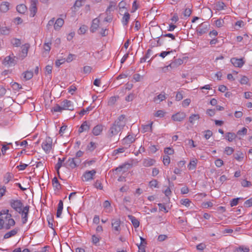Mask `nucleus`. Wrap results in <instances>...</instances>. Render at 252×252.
Listing matches in <instances>:
<instances>
[{
    "label": "nucleus",
    "mask_w": 252,
    "mask_h": 252,
    "mask_svg": "<svg viewBox=\"0 0 252 252\" xmlns=\"http://www.w3.org/2000/svg\"><path fill=\"white\" fill-rule=\"evenodd\" d=\"M126 125L125 121V116L123 115L119 117L118 119L113 124L109 130L108 137L111 138L113 136L117 135L121 131Z\"/></svg>",
    "instance_id": "f257e3e1"
},
{
    "label": "nucleus",
    "mask_w": 252,
    "mask_h": 252,
    "mask_svg": "<svg viewBox=\"0 0 252 252\" xmlns=\"http://www.w3.org/2000/svg\"><path fill=\"white\" fill-rule=\"evenodd\" d=\"M63 110H73V103L70 100L64 99L61 102V105L57 104L52 109V111L55 112H62Z\"/></svg>",
    "instance_id": "f03ea898"
},
{
    "label": "nucleus",
    "mask_w": 252,
    "mask_h": 252,
    "mask_svg": "<svg viewBox=\"0 0 252 252\" xmlns=\"http://www.w3.org/2000/svg\"><path fill=\"white\" fill-rule=\"evenodd\" d=\"M11 207L16 212L20 213L23 208V204L20 200L11 199L10 201Z\"/></svg>",
    "instance_id": "7ed1b4c3"
},
{
    "label": "nucleus",
    "mask_w": 252,
    "mask_h": 252,
    "mask_svg": "<svg viewBox=\"0 0 252 252\" xmlns=\"http://www.w3.org/2000/svg\"><path fill=\"white\" fill-rule=\"evenodd\" d=\"M52 147V139L50 137H47L42 144V148L46 154L50 153Z\"/></svg>",
    "instance_id": "20e7f679"
},
{
    "label": "nucleus",
    "mask_w": 252,
    "mask_h": 252,
    "mask_svg": "<svg viewBox=\"0 0 252 252\" xmlns=\"http://www.w3.org/2000/svg\"><path fill=\"white\" fill-rule=\"evenodd\" d=\"M209 26V25L207 22H205L201 23L196 29L197 34L200 36L207 32Z\"/></svg>",
    "instance_id": "39448f33"
},
{
    "label": "nucleus",
    "mask_w": 252,
    "mask_h": 252,
    "mask_svg": "<svg viewBox=\"0 0 252 252\" xmlns=\"http://www.w3.org/2000/svg\"><path fill=\"white\" fill-rule=\"evenodd\" d=\"M121 221L120 219H113L111 221V225L112 227L113 230H114L115 232V234L116 235H118L120 234L121 231Z\"/></svg>",
    "instance_id": "423d86ee"
},
{
    "label": "nucleus",
    "mask_w": 252,
    "mask_h": 252,
    "mask_svg": "<svg viewBox=\"0 0 252 252\" xmlns=\"http://www.w3.org/2000/svg\"><path fill=\"white\" fill-rule=\"evenodd\" d=\"M12 57L11 56H8L6 57L3 61V64L4 65H8L9 66H12L15 65V64L16 63V60L15 59V57L13 56V54H12Z\"/></svg>",
    "instance_id": "0eeeda50"
},
{
    "label": "nucleus",
    "mask_w": 252,
    "mask_h": 252,
    "mask_svg": "<svg viewBox=\"0 0 252 252\" xmlns=\"http://www.w3.org/2000/svg\"><path fill=\"white\" fill-rule=\"evenodd\" d=\"M80 162L79 159L75 160V158H69L63 164L67 168H70L71 169L75 168L77 166V163Z\"/></svg>",
    "instance_id": "6e6552de"
},
{
    "label": "nucleus",
    "mask_w": 252,
    "mask_h": 252,
    "mask_svg": "<svg viewBox=\"0 0 252 252\" xmlns=\"http://www.w3.org/2000/svg\"><path fill=\"white\" fill-rule=\"evenodd\" d=\"M31 6L30 7V16L32 17H33L36 12H37V7L36 5L38 3V0H30Z\"/></svg>",
    "instance_id": "1a4fd4ad"
},
{
    "label": "nucleus",
    "mask_w": 252,
    "mask_h": 252,
    "mask_svg": "<svg viewBox=\"0 0 252 252\" xmlns=\"http://www.w3.org/2000/svg\"><path fill=\"white\" fill-rule=\"evenodd\" d=\"M29 206H26L23 207V209L21 210L19 214H21L22 219V222L23 224H25L27 222L28 220V216L29 212Z\"/></svg>",
    "instance_id": "9d476101"
},
{
    "label": "nucleus",
    "mask_w": 252,
    "mask_h": 252,
    "mask_svg": "<svg viewBox=\"0 0 252 252\" xmlns=\"http://www.w3.org/2000/svg\"><path fill=\"white\" fill-rule=\"evenodd\" d=\"M95 173L96 171L94 169L86 171L83 175V181H89L93 179V177L95 175Z\"/></svg>",
    "instance_id": "9b49d317"
},
{
    "label": "nucleus",
    "mask_w": 252,
    "mask_h": 252,
    "mask_svg": "<svg viewBox=\"0 0 252 252\" xmlns=\"http://www.w3.org/2000/svg\"><path fill=\"white\" fill-rule=\"evenodd\" d=\"M186 117V115L184 112H178L173 115L172 119L174 121L181 122Z\"/></svg>",
    "instance_id": "f8f14e48"
},
{
    "label": "nucleus",
    "mask_w": 252,
    "mask_h": 252,
    "mask_svg": "<svg viewBox=\"0 0 252 252\" xmlns=\"http://www.w3.org/2000/svg\"><path fill=\"white\" fill-rule=\"evenodd\" d=\"M230 62L235 67H241L245 63L242 59H237L235 58H232Z\"/></svg>",
    "instance_id": "ddd939ff"
},
{
    "label": "nucleus",
    "mask_w": 252,
    "mask_h": 252,
    "mask_svg": "<svg viewBox=\"0 0 252 252\" xmlns=\"http://www.w3.org/2000/svg\"><path fill=\"white\" fill-rule=\"evenodd\" d=\"M99 24V20L98 18L94 19L92 21V24L90 28V31L92 32H94L97 30Z\"/></svg>",
    "instance_id": "4468645a"
},
{
    "label": "nucleus",
    "mask_w": 252,
    "mask_h": 252,
    "mask_svg": "<svg viewBox=\"0 0 252 252\" xmlns=\"http://www.w3.org/2000/svg\"><path fill=\"white\" fill-rule=\"evenodd\" d=\"M103 130V126L101 125H98L95 126L92 130V133L95 136L100 134Z\"/></svg>",
    "instance_id": "2eb2a0df"
},
{
    "label": "nucleus",
    "mask_w": 252,
    "mask_h": 252,
    "mask_svg": "<svg viewBox=\"0 0 252 252\" xmlns=\"http://www.w3.org/2000/svg\"><path fill=\"white\" fill-rule=\"evenodd\" d=\"M183 63V61L181 59H175L173 62L169 64L170 68H175Z\"/></svg>",
    "instance_id": "dca6fc26"
},
{
    "label": "nucleus",
    "mask_w": 252,
    "mask_h": 252,
    "mask_svg": "<svg viewBox=\"0 0 252 252\" xmlns=\"http://www.w3.org/2000/svg\"><path fill=\"white\" fill-rule=\"evenodd\" d=\"M90 128V125L88 124L87 121L84 122L79 128L78 132L79 133L83 132V131H88Z\"/></svg>",
    "instance_id": "f3484780"
},
{
    "label": "nucleus",
    "mask_w": 252,
    "mask_h": 252,
    "mask_svg": "<svg viewBox=\"0 0 252 252\" xmlns=\"http://www.w3.org/2000/svg\"><path fill=\"white\" fill-rule=\"evenodd\" d=\"M128 218L131 220V223L135 228H137L139 226V221L134 216L129 215L127 216Z\"/></svg>",
    "instance_id": "a211bd4d"
},
{
    "label": "nucleus",
    "mask_w": 252,
    "mask_h": 252,
    "mask_svg": "<svg viewBox=\"0 0 252 252\" xmlns=\"http://www.w3.org/2000/svg\"><path fill=\"white\" fill-rule=\"evenodd\" d=\"M9 3L6 1L2 2L0 5V11L2 12H6L9 10Z\"/></svg>",
    "instance_id": "6ab92c4d"
},
{
    "label": "nucleus",
    "mask_w": 252,
    "mask_h": 252,
    "mask_svg": "<svg viewBox=\"0 0 252 252\" xmlns=\"http://www.w3.org/2000/svg\"><path fill=\"white\" fill-rule=\"evenodd\" d=\"M64 21L62 18H58L54 24V29L56 30H59L63 25Z\"/></svg>",
    "instance_id": "aec40b11"
},
{
    "label": "nucleus",
    "mask_w": 252,
    "mask_h": 252,
    "mask_svg": "<svg viewBox=\"0 0 252 252\" xmlns=\"http://www.w3.org/2000/svg\"><path fill=\"white\" fill-rule=\"evenodd\" d=\"M63 201L61 200H60L58 204V209L56 214L57 217L59 218L61 217L63 209Z\"/></svg>",
    "instance_id": "412c9836"
},
{
    "label": "nucleus",
    "mask_w": 252,
    "mask_h": 252,
    "mask_svg": "<svg viewBox=\"0 0 252 252\" xmlns=\"http://www.w3.org/2000/svg\"><path fill=\"white\" fill-rule=\"evenodd\" d=\"M124 144L129 145L135 141V139L130 135H128L123 140Z\"/></svg>",
    "instance_id": "4be33fe9"
},
{
    "label": "nucleus",
    "mask_w": 252,
    "mask_h": 252,
    "mask_svg": "<svg viewBox=\"0 0 252 252\" xmlns=\"http://www.w3.org/2000/svg\"><path fill=\"white\" fill-rule=\"evenodd\" d=\"M18 229H14L6 233L4 235V239H8L12 236L15 235L18 232Z\"/></svg>",
    "instance_id": "5701e85b"
},
{
    "label": "nucleus",
    "mask_w": 252,
    "mask_h": 252,
    "mask_svg": "<svg viewBox=\"0 0 252 252\" xmlns=\"http://www.w3.org/2000/svg\"><path fill=\"white\" fill-rule=\"evenodd\" d=\"M65 160V158H63V159H61V158H59L58 163L56 164L55 166V168L57 170V173L58 175H60L59 170L60 168L63 166V163Z\"/></svg>",
    "instance_id": "b1692460"
},
{
    "label": "nucleus",
    "mask_w": 252,
    "mask_h": 252,
    "mask_svg": "<svg viewBox=\"0 0 252 252\" xmlns=\"http://www.w3.org/2000/svg\"><path fill=\"white\" fill-rule=\"evenodd\" d=\"M7 219V222L6 223L4 226L6 229H10L11 226H14L15 224V220L13 219H11L10 218Z\"/></svg>",
    "instance_id": "393cba45"
},
{
    "label": "nucleus",
    "mask_w": 252,
    "mask_h": 252,
    "mask_svg": "<svg viewBox=\"0 0 252 252\" xmlns=\"http://www.w3.org/2000/svg\"><path fill=\"white\" fill-rule=\"evenodd\" d=\"M17 11L21 14H24L27 10V7L23 4L18 5L16 7Z\"/></svg>",
    "instance_id": "a878e982"
},
{
    "label": "nucleus",
    "mask_w": 252,
    "mask_h": 252,
    "mask_svg": "<svg viewBox=\"0 0 252 252\" xmlns=\"http://www.w3.org/2000/svg\"><path fill=\"white\" fill-rule=\"evenodd\" d=\"M130 14L128 12H126L122 18V22L125 26L127 25L129 20L130 19Z\"/></svg>",
    "instance_id": "bb28decb"
},
{
    "label": "nucleus",
    "mask_w": 252,
    "mask_h": 252,
    "mask_svg": "<svg viewBox=\"0 0 252 252\" xmlns=\"http://www.w3.org/2000/svg\"><path fill=\"white\" fill-rule=\"evenodd\" d=\"M237 137V135L233 132H227L226 133V139L229 142H232Z\"/></svg>",
    "instance_id": "cd10ccee"
},
{
    "label": "nucleus",
    "mask_w": 252,
    "mask_h": 252,
    "mask_svg": "<svg viewBox=\"0 0 252 252\" xmlns=\"http://www.w3.org/2000/svg\"><path fill=\"white\" fill-rule=\"evenodd\" d=\"M153 122H151L149 124L144 125L142 126V130L143 132L147 131H152Z\"/></svg>",
    "instance_id": "c85d7f7f"
},
{
    "label": "nucleus",
    "mask_w": 252,
    "mask_h": 252,
    "mask_svg": "<svg viewBox=\"0 0 252 252\" xmlns=\"http://www.w3.org/2000/svg\"><path fill=\"white\" fill-rule=\"evenodd\" d=\"M155 162V160L153 159H145L143 161V165L146 167H149L154 165Z\"/></svg>",
    "instance_id": "c756f323"
},
{
    "label": "nucleus",
    "mask_w": 252,
    "mask_h": 252,
    "mask_svg": "<svg viewBox=\"0 0 252 252\" xmlns=\"http://www.w3.org/2000/svg\"><path fill=\"white\" fill-rule=\"evenodd\" d=\"M200 116L198 114H192L189 117V122L191 124H194L195 122L198 120Z\"/></svg>",
    "instance_id": "7c9ffc66"
},
{
    "label": "nucleus",
    "mask_w": 252,
    "mask_h": 252,
    "mask_svg": "<svg viewBox=\"0 0 252 252\" xmlns=\"http://www.w3.org/2000/svg\"><path fill=\"white\" fill-rule=\"evenodd\" d=\"M234 158L238 161H241L244 158V154L240 151H237L234 155Z\"/></svg>",
    "instance_id": "2f4dec72"
},
{
    "label": "nucleus",
    "mask_w": 252,
    "mask_h": 252,
    "mask_svg": "<svg viewBox=\"0 0 252 252\" xmlns=\"http://www.w3.org/2000/svg\"><path fill=\"white\" fill-rule=\"evenodd\" d=\"M115 7L116 3L113 1H110L109 5L106 9V13L108 15L109 12H110L111 11H114V9H115Z\"/></svg>",
    "instance_id": "473e14b6"
},
{
    "label": "nucleus",
    "mask_w": 252,
    "mask_h": 252,
    "mask_svg": "<svg viewBox=\"0 0 252 252\" xmlns=\"http://www.w3.org/2000/svg\"><path fill=\"white\" fill-rule=\"evenodd\" d=\"M29 48L30 45L29 44H25L21 47L22 52L24 55V57L27 56Z\"/></svg>",
    "instance_id": "72a5a7b5"
},
{
    "label": "nucleus",
    "mask_w": 252,
    "mask_h": 252,
    "mask_svg": "<svg viewBox=\"0 0 252 252\" xmlns=\"http://www.w3.org/2000/svg\"><path fill=\"white\" fill-rule=\"evenodd\" d=\"M24 78L26 80H29L33 77V73L31 71H27L23 73Z\"/></svg>",
    "instance_id": "f704fd0d"
},
{
    "label": "nucleus",
    "mask_w": 252,
    "mask_h": 252,
    "mask_svg": "<svg viewBox=\"0 0 252 252\" xmlns=\"http://www.w3.org/2000/svg\"><path fill=\"white\" fill-rule=\"evenodd\" d=\"M53 185L54 188L57 189H60L61 188V185L59 183L57 177H55L52 180Z\"/></svg>",
    "instance_id": "c9c22d12"
},
{
    "label": "nucleus",
    "mask_w": 252,
    "mask_h": 252,
    "mask_svg": "<svg viewBox=\"0 0 252 252\" xmlns=\"http://www.w3.org/2000/svg\"><path fill=\"white\" fill-rule=\"evenodd\" d=\"M166 97L165 96V94L161 93L154 98V101L157 102L158 100H159V102L165 99Z\"/></svg>",
    "instance_id": "e433bc0d"
},
{
    "label": "nucleus",
    "mask_w": 252,
    "mask_h": 252,
    "mask_svg": "<svg viewBox=\"0 0 252 252\" xmlns=\"http://www.w3.org/2000/svg\"><path fill=\"white\" fill-rule=\"evenodd\" d=\"M197 160H191L188 165L189 170H194L196 168Z\"/></svg>",
    "instance_id": "4c0bfd02"
},
{
    "label": "nucleus",
    "mask_w": 252,
    "mask_h": 252,
    "mask_svg": "<svg viewBox=\"0 0 252 252\" xmlns=\"http://www.w3.org/2000/svg\"><path fill=\"white\" fill-rule=\"evenodd\" d=\"M13 178V175L8 172L5 175H4V179H3V182L4 183L6 184H7L11 180V179Z\"/></svg>",
    "instance_id": "58836bf2"
},
{
    "label": "nucleus",
    "mask_w": 252,
    "mask_h": 252,
    "mask_svg": "<svg viewBox=\"0 0 252 252\" xmlns=\"http://www.w3.org/2000/svg\"><path fill=\"white\" fill-rule=\"evenodd\" d=\"M11 43L15 47H19L20 46L21 42L19 39L14 38L11 39Z\"/></svg>",
    "instance_id": "ea45409f"
},
{
    "label": "nucleus",
    "mask_w": 252,
    "mask_h": 252,
    "mask_svg": "<svg viewBox=\"0 0 252 252\" xmlns=\"http://www.w3.org/2000/svg\"><path fill=\"white\" fill-rule=\"evenodd\" d=\"M249 251L250 249L248 248L241 246L239 248L236 249L234 252H249Z\"/></svg>",
    "instance_id": "a19ab883"
},
{
    "label": "nucleus",
    "mask_w": 252,
    "mask_h": 252,
    "mask_svg": "<svg viewBox=\"0 0 252 252\" xmlns=\"http://www.w3.org/2000/svg\"><path fill=\"white\" fill-rule=\"evenodd\" d=\"M0 33L3 35H8L9 33L10 30L7 27H0Z\"/></svg>",
    "instance_id": "79ce46f5"
},
{
    "label": "nucleus",
    "mask_w": 252,
    "mask_h": 252,
    "mask_svg": "<svg viewBox=\"0 0 252 252\" xmlns=\"http://www.w3.org/2000/svg\"><path fill=\"white\" fill-rule=\"evenodd\" d=\"M119 98L118 96H112L109 99V101L108 102V104L109 105H112L115 104V103L116 102L117 100Z\"/></svg>",
    "instance_id": "37998d69"
},
{
    "label": "nucleus",
    "mask_w": 252,
    "mask_h": 252,
    "mask_svg": "<svg viewBox=\"0 0 252 252\" xmlns=\"http://www.w3.org/2000/svg\"><path fill=\"white\" fill-rule=\"evenodd\" d=\"M125 148L122 147L118 148V149L115 150L113 152V156H116L119 153H123L125 151Z\"/></svg>",
    "instance_id": "c03bdc74"
},
{
    "label": "nucleus",
    "mask_w": 252,
    "mask_h": 252,
    "mask_svg": "<svg viewBox=\"0 0 252 252\" xmlns=\"http://www.w3.org/2000/svg\"><path fill=\"white\" fill-rule=\"evenodd\" d=\"M95 143L91 142L87 146V149L89 151H93L95 148Z\"/></svg>",
    "instance_id": "a18cd8bd"
},
{
    "label": "nucleus",
    "mask_w": 252,
    "mask_h": 252,
    "mask_svg": "<svg viewBox=\"0 0 252 252\" xmlns=\"http://www.w3.org/2000/svg\"><path fill=\"white\" fill-rule=\"evenodd\" d=\"M234 152V149L232 147H226L225 148L224 153L227 155H231Z\"/></svg>",
    "instance_id": "49530a36"
},
{
    "label": "nucleus",
    "mask_w": 252,
    "mask_h": 252,
    "mask_svg": "<svg viewBox=\"0 0 252 252\" xmlns=\"http://www.w3.org/2000/svg\"><path fill=\"white\" fill-rule=\"evenodd\" d=\"M170 162V157L167 155L163 157V162L164 165H168Z\"/></svg>",
    "instance_id": "de8ad7c7"
},
{
    "label": "nucleus",
    "mask_w": 252,
    "mask_h": 252,
    "mask_svg": "<svg viewBox=\"0 0 252 252\" xmlns=\"http://www.w3.org/2000/svg\"><path fill=\"white\" fill-rule=\"evenodd\" d=\"M88 29V27L86 26L83 25L82 26L78 31V33L79 34H84Z\"/></svg>",
    "instance_id": "09e8293b"
},
{
    "label": "nucleus",
    "mask_w": 252,
    "mask_h": 252,
    "mask_svg": "<svg viewBox=\"0 0 252 252\" xmlns=\"http://www.w3.org/2000/svg\"><path fill=\"white\" fill-rule=\"evenodd\" d=\"M82 6V1L81 0H76L72 8H73L75 10H76V8H80Z\"/></svg>",
    "instance_id": "8fccbe9b"
},
{
    "label": "nucleus",
    "mask_w": 252,
    "mask_h": 252,
    "mask_svg": "<svg viewBox=\"0 0 252 252\" xmlns=\"http://www.w3.org/2000/svg\"><path fill=\"white\" fill-rule=\"evenodd\" d=\"M164 152L166 154H167L168 156L171 155L174 153L173 149L170 148V147H167L165 148Z\"/></svg>",
    "instance_id": "3c124183"
},
{
    "label": "nucleus",
    "mask_w": 252,
    "mask_h": 252,
    "mask_svg": "<svg viewBox=\"0 0 252 252\" xmlns=\"http://www.w3.org/2000/svg\"><path fill=\"white\" fill-rule=\"evenodd\" d=\"M213 206V203L211 202L207 201L202 203V206L203 208H207L211 207Z\"/></svg>",
    "instance_id": "603ef678"
},
{
    "label": "nucleus",
    "mask_w": 252,
    "mask_h": 252,
    "mask_svg": "<svg viewBox=\"0 0 252 252\" xmlns=\"http://www.w3.org/2000/svg\"><path fill=\"white\" fill-rule=\"evenodd\" d=\"M191 203L189 199H184L181 200V203L187 207H189Z\"/></svg>",
    "instance_id": "864d4df0"
},
{
    "label": "nucleus",
    "mask_w": 252,
    "mask_h": 252,
    "mask_svg": "<svg viewBox=\"0 0 252 252\" xmlns=\"http://www.w3.org/2000/svg\"><path fill=\"white\" fill-rule=\"evenodd\" d=\"M164 114L165 112H164L162 110H159L157 111L155 114V116L157 117H163L164 116Z\"/></svg>",
    "instance_id": "5fc2aeb1"
},
{
    "label": "nucleus",
    "mask_w": 252,
    "mask_h": 252,
    "mask_svg": "<svg viewBox=\"0 0 252 252\" xmlns=\"http://www.w3.org/2000/svg\"><path fill=\"white\" fill-rule=\"evenodd\" d=\"M191 13V10L189 8H186L184 11V15L185 17H189Z\"/></svg>",
    "instance_id": "6e6d98bb"
},
{
    "label": "nucleus",
    "mask_w": 252,
    "mask_h": 252,
    "mask_svg": "<svg viewBox=\"0 0 252 252\" xmlns=\"http://www.w3.org/2000/svg\"><path fill=\"white\" fill-rule=\"evenodd\" d=\"M204 132L205 133L204 137L206 139H208L213 134L212 132L210 130H205Z\"/></svg>",
    "instance_id": "4d7b16f0"
},
{
    "label": "nucleus",
    "mask_w": 252,
    "mask_h": 252,
    "mask_svg": "<svg viewBox=\"0 0 252 252\" xmlns=\"http://www.w3.org/2000/svg\"><path fill=\"white\" fill-rule=\"evenodd\" d=\"M12 86L13 89L15 90H19L22 88V86L16 82H14L13 84H12Z\"/></svg>",
    "instance_id": "13d9d810"
},
{
    "label": "nucleus",
    "mask_w": 252,
    "mask_h": 252,
    "mask_svg": "<svg viewBox=\"0 0 252 252\" xmlns=\"http://www.w3.org/2000/svg\"><path fill=\"white\" fill-rule=\"evenodd\" d=\"M158 182L156 180H153L149 182V185L151 187L158 188Z\"/></svg>",
    "instance_id": "bf43d9fd"
},
{
    "label": "nucleus",
    "mask_w": 252,
    "mask_h": 252,
    "mask_svg": "<svg viewBox=\"0 0 252 252\" xmlns=\"http://www.w3.org/2000/svg\"><path fill=\"white\" fill-rule=\"evenodd\" d=\"M52 70V66L50 65H47L45 67V74H51Z\"/></svg>",
    "instance_id": "052dcab7"
},
{
    "label": "nucleus",
    "mask_w": 252,
    "mask_h": 252,
    "mask_svg": "<svg viewBox=\"0 0 252 252\" xmlns=\"http://www.w3.org/2000/svg\"><path fill=\"white\" fill-rule=\"evenodd\" d=\"M247 129L245 127H243L241 130H239L237 132V135H244L247 134Z\"/></svg>",
    "instance_id": "680f3d73"
},
{
    "label": "nucleus",
    "mask_w": 252,
    "mask_h": 252,
    "mask_svg": "<svg viewBox=\"0 0 252 252\" xmlns=\"http://www.w3.org/2000/svg\"><path fill=\"white\" fill-rule=\"evenodd\" d=\"M240 199V198H236L233 199L231 202H230V205L231 207L236 206L238 203V201Z\"/></svg>",
    "instance_id": "e2e57ef3"
},
{
    "label": "nucleus",
    "mask_w": 252,
    "mask_h": 252,
    "mask_svg": "<svg viewBox=\"0 0 252 252\" xmlns=\"http://www.w3.org/2000/svg\"><path fill=\"white\" fill-rule=\"evenodd\" d=\"M92 67L90 66H85L83 67V72L85 74H88L91 72Z\"/></svg>",
    "instance_id": "0e129e2a"
},
{
    "label": "nucleus",
    "mask_w": 252,
    "mask_h": 252,
    "mask_svg": "<svg viewBox=\"0 0 252 252\" xmlns=\"http://www.w3.org/2000/svg\"><path fill=\"white\" fill-rule=\"evenodd\" d=\"M190 99L189 98L186 99L182 102V106L184 107L188 106L190 103Z\"/></svg>",
    "instance_id": "69168bd1"
},
{
    "label": "nucleus",
    "mask_w": 252,
    "mask_h": 252,
    "mask_svg": "<svg viewBox=\"0 0 252 252\" xmlns=\"http://www.w3.org/2000/svg\"><path fill=\"white\" fill-rule=\"evenodd\" d=\"M249 81V79L246 76H243L240 81V82L241 84H247L248 83Z\"/></svg>",
    "instance_id": "338daca9"
},
{
    "label": "nucleus",
    "mask_w": 252,
    "mask_h": 252,
    "mask_svg": "<svg viewBox=\"0 0 252 252\" xmlns=\"http://www.w3.org/2000/svg\"><path fill=\"white\" fill-rule=\"evenodd\" d=\"M244 205L246 207H250L252 206V198L246 200L244 202Z\"/></svg>",
    "instance_id": "774afa93"
}]
</instances>
